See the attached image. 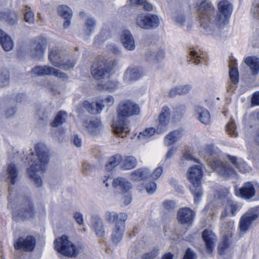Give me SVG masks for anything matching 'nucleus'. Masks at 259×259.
Wrapping results in <instances>:
<instances>
[{
    "label": "nucleus",
    "mask_w": 259,
    "mask_h": 259,
    "mask_svg": "<svg viewBox=\"0 0 259 259\" xmlns=\"http://www.w3.org/2000/svg\"><path fill=\"white\" fill-rule=\"evenodd\" d=\"M203 32L215 37L220 28L228 24L233 11L232 5L228 0H219L215 10L212 3L208 0H198L194 5Z\"/></svg>",
    "instance_id": "nucleus-1"
},
{
    "label": "nucleus",
    "mask_w": 259,
    "mask_h": 259,
    "mask_svg": "<svg viewBox=\"0 0 259 259\" xmlns=\"http://www.w3.org/2000/svg\"><path fill=\"white\" fill-rule=\"evenodd\" d=\"M117 112V119L112 124V130L118 136L124 137L130 131L129 124L125 118L138 115L140 112V107L131 100H123L119 103Z\"/></svg>",
    "instance_id": "nucleus-2"
},
{
    "label": "nucleus",
    "mask_w": 259,
    "mask_h": 259,
    "mask_svg": "<svg viewBox=\"0 0 259 259\" xmlns=\"http://www.w3.org/2000/svg\"><path fill=\"white\" fill-rule=\"evenodd\" d=\"M36 155L32 154L29 157L31 160L30 168L27 170V174L34 182L36 187L41 186L42 182L41 178L36 172L44 171L49 161L48 150L44 144L38 143L35 146Z\"/></svg>",
    "instance_id": "nucleus-3"
},
{
    "label": "nucleus",
    "mask_w": 259,
    "mask_h": 259,
    "mask_svg": "<svg viewBox=\"0 0 259 259\" xmlns=\"http://www.w3.org/2000/svg\"><path fill=\"white\" fill-rule=\"evenodd\" d=\"M187 178L191 183L189 189L194 197L195 203H198L203 195V191L201 180L203 176L201 164L195 165L190 167L187 171Z\"/></svg>",
    "instance_id": "nucleus-4"
},
{
    "label": "nucleus",
    "mask_w": 259,
    "mask_h": 259,
    "mask_svg": "<svg viewBox=\"0 0 259 259\" xmlns=\"http://www.w3.org/2000/svg\"><path fill=\"white\" fill-rule=\"evenodd\" d=\"M115 65V62L111 59H100L92 66L91 73L97 80L109 77L112 67Z\"/></svg>",
    "instance_id": "nucleus-5"
},
{
    "label": "nucleus",
    "mask_w": 259,
    "mask_h": 259,
    "mask_svg": "<svg viewBox=\"0 0 259 259\" xmlns=\"http://www.w3.org/2000/svg\"><path fill=\"white\" fill-rule=\"evenodd\" d=\"M49 60L54 66L67 70L73 67L75 64L74 59L63 57L62 53L56 48L49 46Z\"/></svg>",
    "instance_id": "nucleus-6"
},
{
    "label": "nucleus",
    "mask_w": 259,
    "mask_h": 259,
    "mask_svg": "<svg viewBox=\"0 0 259 259\" xmlns=\"http://www.w3.org/2000/svg\"><path fill=\"white\" fill-rule=\"evenodd\" d=\"M54 243L56 250L66 256L75 257L78 253V248L65 235L57 238Z\"/></svg>",
    "instance_id": "nucleus-7"
},
{
    "label": "nucleus",
    "mask_w": 259,
    "mask_h": 259,
    "mask_svg": "<svg viewBox=\"0 0 259 259\" xmlns=\"http://www.w3.org/2000/svg\"><path fill=\"white\" fill-rule=\"evenodd\" d=\"M231 194L228 191L220 196L224 202V209L221 214V219L227 217H234L239 210V206L236 202L231 199Z\"/></svg>",
    "instance_id": "nucleus-8"
},
{
    "label": "nucleus",
    "mask_w": 259,
    "mask_h": 259,
    "mask_svg": "<svg viewBox=\"0 0 259 259\" xmlns=\"http://www.w3.org/2000/svg\"><path fill=\"white\" fill-rule=\"evenodd\" d=\"M209 164L215 171L223 177L229 178L236 176L235 171L226 162L216 159L210 162Z\"/></svg>",
    "instance_id": "nucleus-9"
},
{
    "label": "nucleus",
    "mask_w": 259,
    "mask_h": 259,
    "mask_svg": "<svg viewBox=\"0 0 259 259\" xmlns=\"http://www.w3.org/2000/svg\"><path fill=\"white\" fill-rule=\"evenodd\" d=\"M258 215L259 210L257 208H252L249 209L241 217L240 220V230L242 232L247 231L250 227L252 222L256 220Z\"/></svg>",
    "instance_id": "nucleus-10"
},
{
    "label": "nucleus",
    "mask_w": 259,
    "mask_h": 259,
    "mask_svg": "<svg viewBox=\"0 0 259 259\" xmlns=\"http://www.w3.org/2000/svg\"><path fill=\"white\" fill-rule=\"evenodd\" d=\"M258 187L251 182L245 183L240 188L235 189V194L238 197L248 200L252 198L257 193Z\"/></svg>",
    "instance_id": "nucleus-11"
},
{
    "label": "nucleus",
    "mask_w": 259,
    "mask_h": 259,
    "mask_svg": "<svg viewBox=\"0 0 259 259\" xmlns=\"http://www.w3.org/2000/svg\"><path fill=\"white\" fill-rule=\"evenodd\" d=\"M32 73L38 76L54 75L56 77L66 79L67 75L59 70L50 66H37L33 68L31 70Z\"/></svg>",
    "instance_id": "nucleus-12"
},
{
    "label": "nucleus",
    "mask_w": 259,
    "mask_h": 259,
    "mask_svg": "<svg viewBox=\"0 0 259 259\" xmlns=\"http://www.w3.org/2000/svg\"><path fill=\"white\" fill-rule=\"evenodd\" d=\"M170 120V109L167 107H163L158 117V123L157 125V133L164 132Z\"/></svg>",
    "instance_id": "nucleus-13"
},
{
    "label": "nucleus",
    "mask_w": 259,
    "mask_h": 259,
    "mask_svg": "<svg viewBox=\"0 0 259 259\" xmlns=\"http://www.w3.org/2000/svg\"><path fill=\"white\" fill-rule=\"evenodd\" d=\"M23 209L20 212L15 211L13 213V217L20 218L22 220L32 218L34 215L32 203L30 199H27L24 202Z\"/></svg>",
    "instance_id": "nucleus-14"
},
{
    "label": "nucleus",
    "mask_w": 259,
    "mask_h": 259,
    "mask_svg": "<svg viewBox=\"0 0 259 259\" xmlns=\"http://www.w3.org/2000/svg\"><path fill=\"white\" fill-rule=\"evenodd\" d=\"M35 245V239L32 236H27L25 238H19L14 244L16 249H23L25 251L32 250Z\"/></svg>",
    "instance_id": "nucleus-15"
},
{
    "label": "nucleus",
    "mask_w": 259,
    "mask_h": 259,
    "mask_svg": "<svg viewBox=\"0 0 259 259\" xmlns=\"http://www.w3.org/2000/svg\"><path fill=\"white\" fill-rule=\"evenodd\" d=\"M195 213L191 209L186 207L183 208L178 212L177 219L181 224L189 225L192 223Z\"/></svg>",
    "instance_id": "nucleus-16"
},
{
    "label": "nucleus",
    "mask_w": 259,
    "mask_h": 259,
    "mask_svg": "<svg viewBox=\"0 0 259 259\" xmlns=\"http://www.w3.org/2000/svg\"><path fill=\"white\" fill-rule=\"evenodd\" d=\"M202 236L205 242L207 252L211 253L213 251L217 241L215 235L211 231L206 229L203 231Z\"/></svg>",
    "instance_id": "nucleus-17"
},
{
    "label": "nucleus",
    "mask_w": 259,
    "mask_h": 259,
    "mask_svg": "<svg viewBox=\"0 0 259 259\" xmlns=\"http://www.w3.org/2000/svg\"><path fill=\"white\" fill-rule=\"evenodd\" d=\"M85 126L89 134L92 136L99 135L103 130V125L100 119L94 118L85 122Z\"/></svg>",
    "instance_id": "nucleus-18"
},
{
    "label": "nucleus",
    "mask_w": 259,
    "mask_h": 259,
    "mask_svg": "<svg viewBox=\"0 0 259 259\" xmlns=\"http://www.w3.org/2000/svg\"><path fill=\"white\" fill-rule=\"evenodd\" d=\"M125 221L114 224L112 228L111 239L115 243L120 242L123 237L125 231Z\"/></svg>",
    "instance_id": "nucleus-19"
},
{
    "label": "nucleus",
    "mask_w": 259,
    "mask_h": 259,
    "mask_svg": "<svg viewBox=\"0 0 259 259\" xmlns=\"http://www.w3.org/2000/svg\"><path fill=\"white\" fill-rule=\"evenodd\" d=\"M47 40L44 38L38 39L35 43L33 49L31 51V54L33 57L39 59L42 57L47 47Z\"/></svg>",
    "instance_id": "nucleus-20"
},
{
    "label": "nucleus",
    "mask_w": 259,
    "mask_h": 259,
    "mask_svg": "<svg viewBox=\"0 0 259 259\" xmlns=\"http://www.w3.org/2000/svg\"><path fill=\"white\" fill-rule=\"evenodd\" d=\"M120 40L123 47L126 50L133 51L136 49L135 39L132 34L130 31H124L121 35Z\"/></svg>",
    "instance_id": "nucleus-21"
},
{
    "label": "nucleus",
    "mask_w": 259,
    "mask_h": 259,
    "mask_svg": "<svg viewBox=\"0 0 259 259\" xmlns=\"http://www.w3.org/2000/svg\"><path fill=\"white\" fill-rule=\"evenodd\" d=\"M183 135V131L180 129L169 132L164 137V144L166 146H170L180 141Z\"/></svg>",
    "instance_id": "nucleus-22"
},
{
    "label": "nucleus",
    "mask_w": 259,
    "mask_h": 259,
    "mask_svg": "<svg viewBox=\"0 0 259 259\" xmlns=\"http://www.w3.org/2000/svg\"><path fill=\"white\" fill-rule=\"evenodd\" d=\"M112 185L113 187L122 193H127L132 188L131 184L125 178L118 177L114 179Z\"/></svg>",
    "instance_id": "nucleus-23"
},
{
    "label": "nucleus",
    "mask_w": 259,
    "mask_h": 259,
    "mask_svg": "<svg viewBox=\"0 0 259 259\" xmlns=\"http://www.w3.org/2000/svg\"><path fill=\"white\" fill-rule=\"evenodd\" d=\"M91 227L99 237H103L105 234V230L103 222L98 215H93L91 219Z\"/></svg>",
    "instance_id": "nucleus-24"
},
{
    "label": "nucleus",
    "mask_w": 259,
    "mask_h": 259,
    "mask_svg": "<svg viewBox=\"0 0 259 259\" xmlns=\"http://www.w3.org/2000/svg\"><path fill=\"white\" fill-rule=\"evenodd\" d=\"M127 216L125 213H116L114 211H107L104 214L105 221L109 223L118 224L126 221Z\"/></svg>",
    "instance_id": "nucleus-25"
},
{
    "label": "nucleus",
    "mask_w": 259,
    "mask_h": 259,
    "mask_svg": "<svg viewBox=\"0 0 259 259\" xmlns=\"http://www.w3.org/2000/svg\"><path fill=\"white\" fill-rule=\"evenodd\" d=\"M195 114L198 119L203 124H207L210 120V115L208 111L200 105L194 107Z\"/></svg>",
    "instance_id": "nucleus-26"
},
{
    "label": "nucleus",
    "mask_w": 259,
    "mask_h": 259,
    "mask_svg": "<svg viewBox=\"0 0 259 259\" xmlns=\"http://www.w3.org/2000/svg\"><path fill=\"white\" fill-rule=\"evenodd\" d=\"M143 75L142 69L137 68H129L125 72L124 79L126 81L136 80Z\"/></svg>",
    "instance_id": "nucleus-27"
},
{
    "label": "nucleus",
    "mask_w": 259,
    "mask_h": 259,
    "mask_svg": "<svg viewBox=\"0 0 259 259\" xmlns=\"http://www.w3.org/2000/svg\"><path fill=\"white\" fill-rule=\"evenodd\" d=\"M83 106L89 112L92 114L100 113L103 109V105L100 103V101H98L97 99L95 103H92L85 101L83 103Z\"/></svg>",
    "instance_id": "nucleus-28"
},
{
    "label": "nucleus",
    "mask_w": 259,
    "mask_h": 259,
    "mask_svg": "<svg viewBox=\"0 0 259 259\" xmlns=\"http://www.w3.org/2000/svg\"><path fill=\"white\" fill-rule=\"evenodd\" d=\"M192 89L191 84H186L178 85L171 88L168 93L169 96L175 97L178 95H185L189 93Z\"/></svg>",
    "instance_id": "nucleus-29"
},
{
    "label": "nucleus",
    "mask_w": 259,
    "mask_h": 259,
    "mask_svg": "<svg viewBox=\"0 0 259 259\" xmlns=\"http://www.w3.org/2000/svg\"><path fill=\"white\" fill-rule=\"evenodd\" d=\"M0 44L6 51L11 50L14 47V42L11 37L1 29H0Z\"/></svg>",
    "instance_id": "nucleus-30"
},
{
    "label": "nucleus",
    "mask_w": 259,
    "mask_h": 259,
    "mask_svg": "<svg viewBox=\"0 0 259 259\" xmlns=\"http://www.w3.org/2000/svg\"><path fill=\"white\" fill-rule=\"evenodd\" d=\"M149 176L150 171L149 169L147 168H142L133 171L131 174V179L133 181L139 182L149 178Z\"/></svg>",
    "instance_id": "nucleus-31"
},
{
    "label": "nucleus",
    "mask_w": 259,
    "mask_h": 259,
    "mask_svg": "<svg viewBox=\"0 0 259 259\" xmlns=\"http://www.w3.org/2000/svg\"><path fill=\"white\" fill-rule=\"evenodd\" d=\"M96 24V21L94 18L91 16H88L84 20L83 27L84 35L90 36L94 32Z\"/></svg>",
    "instance_id": "nucleus-32"
},
{
    "label": "nucleus",
    "mask_w": 259,
    "mask_h": 259,
    "mask_svg": "<svg viewBox=\"0 0 259 259\" xmlns=\"http://www.w3.org/2000/svg\"><path fill=\"white\" fill-rule=\"evenodd\" d=\"M137 159L132 156H122L120 167L123 170H130L136 166Z\"/></svg>",
    "instance_id": "nucleus-33"
},
{
    "label": "nucleus",
    "mask_w": 259,
    "mask_h": 259,
    "mask_svg": "<svg viewBox=\"0 0 259 259\" xmlns=\"http://www.w3.org/2000/svg\"><path fill=\"white\" fill-rule=\"evenodd\" d=\"M156 131L154 127H148L140 132L138 136V139L142 143H145L151 139L155 134Z\"/></svg>",
    "instance_id": "nucleus-34"
},
{
    "label": "nucleus",
    "mask_w": 259,
    "mask_h": 259,
    "mask_svg": "<svg viewBox=\"0 0 259 259\" xmlns=\"http://www.w3.org/2000/svg\"><path fill=\"white\" fill-rule=\"evenodd\" d=\"M245 63L250 67L252 74L255 75L259 72V58L255 56H250L246 58Z\"/></svg>",
    "instance_id": "nucleus-35"
},
{
    "label": "nucleus",
    "mask_w": 259,
    "mask_h": 259,
    "mask_svg": "<svg viewBox=\"0 0 259 259\" xmlns=\"http://www.w3.org/2000/svg\"><path fill=\"white\" fill-rule=\"evenodd\" d=\"M229 158L232 163L241 172L246 173L249 171L250 167L246 163L241 159H238L236 157L229 156Z\"/></svg>",
    "instance_id": "nucleus-36"
},
{
    "label": "nucleus",
    "mask_w": 259,
    "mask_h": 259,
    "mask_svg": "<svg viewBox=\"0 0 259 259\" xmlns=\"http://www.w3.org/2000/svg\"><path fill=\"white\" fill-rule=\"evenodd\" d=\"M122 156L117 154L111 157L109 159L108 163L106 165V169L110 171L119 164L121 165Z\"/></svg>",
    "instance_id": "nucleus-37"
},
{
    "label": "nucleus",
    "mask_w": 259,
    "mask_h": 259,
    "mask_svg": "<svg viewBox=\"0 0 259 259\" xmlns=\"http://www.w3.org/2000/svg\"><path fill=\"white\" fill-rule=\"evenodd\" d=\"M135 23L140 28L148 29L147 13H141L137 16L135 18Z\"/></svg>",
    "instance_id": "nucleus-38"
},
{
    "label": "nucleus",
    "mask_w": 259,
    "mask_h": 259,
    "mask_svg": "<svg viewBox=\"0 0 259 259\" xmlns=\"http://www.w3.org/2000/svg\"><path fill=\"white\" fill-rule=\"evenodd\" d=\"M148 29L157 28L160 24V19L158 16L147 13Z\"/></svg>",
    "instance_id": "nucleus-39"
},
{
    "label": "nucleus",
    "mask_w": 259,
    "mask_h": 259,
    "mask_svg": "<svg viewBox=\"0 0 259 259\" xmlns=\"http://www.w3.org/2000/svg\"><path fill=\"white\" fill-rule=\"evenodd\" d=\"M58 14L64 19H71L72 12L67 6L61 5L58 7Z\"/></svg>",
    "instance_id": "nucleus-40"
},
{
    "label": "nucleus",
    "mask_w": 259,
    "mask_h": 259,
    "mask_svg": "<svg viewBox=\"0 0 259 259\" xmlns=\"http://www.w3.org/2000/svg\"><path fill=\"white\" fill-rule=\"evenodd\" d=\"M2 15L1 17L12 25L16 24L18 19V15L16 12H12L7 14H2Z\"/></svg>",
    "instance_id": "nucleus-41"
},
{
    "label": "nucleus",
    "mask_w": 259,
    "mask_h": 259,
    "mask_svg": "<svg viewBox=\"0 0 259 259\" xmlns=\"http://www.w3.org/2000/svg\"><path fill=\"white\" fill-rule=\"evenodd\" d=\"M67 117V113L64 111H59L54 120L51 123L53 127L58 126L64 123Z\"/></svg>",
    "instance_id": "nucleus-42"
},
{
    "label": "nucleus",
    "mask_w": 259,
    "mask_h": 259,
    "mask_svg": "<svg viewBox=\"0 0 259 259\" xmlns=\"http://www.w3.org/2000/svg\"><path fill=\"white\" fill-rule=\"evenodd\" d=\"M9 83V73L7 69H3L0 72V85L5 87Z\"/></svg>",
    "instance_id": "nucleus-43"
},
{
    "label": "nucleus",
    "mask_w": 259,
    "mask_h": 259,
    "mask_svg": "<svg viewBox=\"0 0 259 259\" xmlns=\"http://www.w3.org/2000/svg\"><path fill=\"white\" fill-rule=\"evenodd\" d=\"M7 172L9 175V179L11 180L12 184H15L16 182L15 179L18 176L15 165L13 164L9 165L7 168Z\"/></svg>",
    "instance_id": "nucleus-44"
},
{
    "label": "nucleus",
    "mask_w": 259,
    "mask_h": 259,
    "mask_svg": "<svg viewBox=\"0 0 259 259\" xmlns=\"http://www.w3.org/2000/svg\"><path fill=\"white\" fill-rule=\"evenodd\" d=\"M118 83L115 81H108L103 85H99L98 89L99 90H105L109 91H113L117 88Z\"/></svg>",
    "instance_id": "nucleus-45"
},
{
    "label": "nucleus",
    "mask_w": 259,
    "mask_h": 259,
    "mask_svg": "<svg viewBox=\"0 0 259 259\" xmlns=\"http://www.w3.org/2000/svg\"><path fill=\"white\" fill-rule=\"evenodd\" d=\"M97 100L98 101H100V103L103 105V108L105 106L108 107L111 106L114 103V98L110 95L107 96L105 97L98 98Z\"/></svg>",
    "instance_id": "nucleus-46"
},
{
    "label": "nucleus",
    "mask_w": 259,
    "mask_h": 259,
    "mask_svg": "<svg viewBox=\"0 0 259 259\" xmlns=\"http://www.w3.org/2000/svg\"><path fill=\"white\" fill-rule=\"evenodd\" d=\"M229 75L231 81L235 84L238 81L239 75L237 68L233 66L230 67L229 71Z\"/></svg>",
    "instance_id": "nucleus-47"
},
{
    "label": "nucleus",
    "mask_w": 259,
    "mask_h": 259,
    "mask_svg": "<svg viewBox=\"0 0 259 259\" xmlns=\"http://www.w3.org/2000/svg\"><path fill=\"white\" fill-rule=\"evenodd\" d=\"M173 19L176 23L180 26L184 25L186 21L184 14L181 12L175 13L173 15Z\"/></svg>",
    "instance_id": "nucleus-48"
},
{
    "label": "nucleus",
    "mask_w": 259,
    "mask_h": 259,
    "mask_svg": "<svg viewBox=\"0 0 259 259\" xmlns=\"http://www.w3.org/2000/svg\"><path fill=\"white\" fill-rule=\"evenodd\" d=\"M190 61H193L196 64L199 63L202 59L201 54L195 50L190 51Z\"/></svg>",
    "instance_id": "nucleus-49"
},
{
    "label": "nucleus",
    "mask_w": 259,
    "mask_h": 259,
    "mask_svg": "<svg viewBox=\"0 0 259 259\" xmlns=\"http://www.w3.org/2000/svg\"><path fill=\"white\" fill-rule=\"evenodd\" d=\"M227 132L229 135L235 137L237 135L236 125L233 121L230 122L226 126Z\"/></svg>",
    "instance_id": "nucleus-50"
},
{
    "label": "nucleus",
    "mask_w": 259,
    "mask_h": 259,
    "mask_svg": "<svg viewBox=\"0 0 259 259\" xmlns=\"http://www.w3.org/2000/svg\"><path fill=\"white\" fill-rule=\"evenodd\" d=\"M159 249L155 248L150 252L145 253L143 254V259H154L158 254Z\"/></svg>",
    "instance_id": "nucleus-51"
},
{
    "label": "nucleus",
    "mask_w": 259,
    "mask_h": 259,
    "mask_svg": "<svg viewBox=\"0 0 259 259\" xmlns=\"http://www.w3.org/2000/svg\"><path fill=\"white\" fill-rule=\"evenodd\" d=\"M52 113V111L50 109L42 110L38 112V114L39 116V119L40 120L44 121V122H46L49 118V115Z\"/></svg>",
    "instance_id": "nucleus-52"
},
{
    "label": "nucleus",
    "mask_w": 259,
    "mask_h": 259,
    "mask_svg": "<svg viewBox=\"0 0 259 259\" xmlns=\"http://www.w3.org/2000/svg\"><path fill=\"white\" fill-rule=\"evenodd\" d=\"M234 228V222L232 221L228 222L227 224L224 225L222 228V231L224 232V234L230 235L232 233V230Z\"/></svg>",
    "instance_id": "nucleus-53"
},
{
    "label": "nucleus",
    "mask_w": 259,
    "mask_h": 259,
    "mask_svg": "<svg viewBox=\"0 0 259 259\" xmlns=\"http://www.w3.org/2000/svg\"><path fill=\"white\" fill-rule=\"evenodd\" d=\"M251 14L253 17L259 19V0H255L251 9Z\"/></svg>",
    "instance_id": "nucleus-54"
},
{
    "label": "nucleus",
    "mask_w": 259,
    "mask_h": 259,
    "mask_svg": "<svg viewBox=\"0 0 259 259\" xmlns=\"http://www.w3.org/2000/svg\"><path fill=\"white\" fill-rule=\"evenodd\" d=\"M229 245V240L227 236H225L224 240L222 242L220 243L218 246L219 252L220 253H222L224 250Z\"/></svg>",
    "instance_id": "nucleus-55"
},
{
    "label": "nucleus",
    "mask_w": 259,
    "mask_h": 259,
    "mask_svg": "<svg viewBox=\"0 0 259 259\" xmlns=\"http://www.w3.org/2000/svg\"><path fill=\"white\" fill-rule=\"evenodd\" d=\"M163 169L161 167H158L153 172V173L151 175L150 173V176L149 177H151L153 180H157L161 176L162 174Z\"/></svg>",
    "instance_id": "nucleus-56"
},
{
    "label": "nucleus",
    "mask_w": 259,
    "mask_h": 259,
    "mask_svg": "<svg viewBox=\"0 0 259 259\" xmlns=\"http://www.w3.org/2000/svg\"><path fill=\"white\" fill-rule=\"evenodd\" d=\"M24 19L27 23L33 24L34 22V15L31 11L26 12L24 14Z\"/></svg>",
    "instance_id": "nucleus-57"
},
{
    "label": "nucleus",
    "mask_w": 259,
    "mask_h": 259,
    "mask_svg": "<svg viewBox=\"0 0 259 259\" xmlns=\"http://www.w3.org/2000/svg\"><path fill=\"white\" fill-rule=\"evenodd\" d=\"M146 189L148 194H153L157 189L156 184L153 182L149 183L146 186Z\"/></svg>",
    "instance_id": "nucleus-58"
},
{
    "label": "nucleus",
    "mask_w": 259,
    "mask_h": 259,
    "mask_svg": "<svg viewBox=\"0 0 259 259\" xmlns=\"http://www.w3.org/2000/svg\"><path fill=\"white\" fill-rule=\"evenodd\" d=\"M163 207L165 209L170 210L175 208V202L173 201L166 200L163 202Z\"/></svg>",
    "instance_id": "nucleus-59"
},
{
    "label": "nucleus",
    "mask_w": 259,
    "mask_h": 259,
    "mask_svg": "<svg viewBox=\"0 0 259 259\" xmlns=\"http://www.w3.org/2000/svg\"><path fill=\"white\" fill-rule=\"evenodd\" d=\"M196 254L190 248H188L185 252L184 259H195Z\"/></svg>",
    "instance_id": "nucleus-60"
},
{
    "label": "nucleus",
    "mask_w": 259,
    "mask_h": 259,
    "mask_svg": "<svg viewBox=\"0 0 259 259\" xmlns=\"http://www.w3.org/2000/svg\"><path fill=\"white\" fill-rule=\"evenodd\" d=\"M182 160H186L188 161H194L196 163H199V160H198L197 159L193 157L192 155H191L188 152H185L182 158Z\"/></svg>",
    "instance_id": "nucleus-61"
},
{
    "label": "nucleus",
    "mask_w": 259,
    "mask_h": 259,
    "mask_svg": "<svg viewBox=\"0 0 259 259\" xmlns=\"http://www.w3.org/2000/svg\"><path fill=\"white\" fill-rule=\"evenodd\" d=\"M74 218L76 223L79 225H82L83 223L82 214L80 212H76L74 214Z\"/></svg>",
    "instance_id": "nucleus-62"
},
{
    "label": "nucleus",
    "mask_w": 259,
    "mask_h": 259,
    "mask_svg": "<svg viewBox=\"0 0 259 259\" xmlns=\"http://www.w3.org/2000/svg\"><path fill=\"white\" fill-rule=\"evenodd\" d=\"M251 102L253 105H259V92H255L253 94Z\"/></svg>",
    "instance_id": "nucleus-63"
},
{
    "label": "nucleus",
    "mask_w": 259,
    "mask_h": 259,
    "mask_svg": "<svg viewBox=\"0 0 259 259\" xmlns=\"http://www.w3.org/2000/svg\"><path fill=\"white\" fill-rule=\"evenodd\" d=\"M73 144L77 147H80L82 145L81 139L79 138L77 135H75L73 138Z\"/></svg>",
    "instance_id": "nucleus-64"
}]
</instances>
